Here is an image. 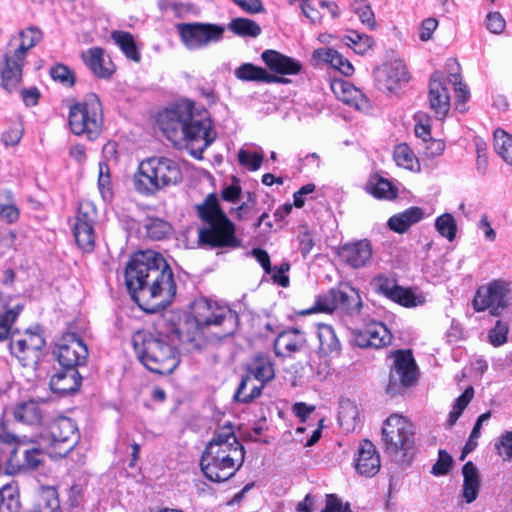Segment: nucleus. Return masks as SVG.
I'll list each match as a JSON object with an SVG mask.
<instances>
[{"mask_svg":"<svg viewBox=\"0 0 512 512\" xmlns=\"http://www.w3.org/2000/svg\"><path fill=\"white\" fill-rule=\"evenodd\" d=\"M20 217V210L16 206L13 194L10 191L0 192V220L7 224L16 223Z\"/></svg>","mask_w":512,"mask_h":512,"instance_id":"41","label":"nucleus"},{"mask_svg":"<svg viewBox=\"0 0 512 512\" xmlns=\"http://www.w3.org/2000/svg\"><path fill=\"white\" fill-rule=\"evenodd\" d=\"M245 454L233 425L227 423L219 427L206 444L200 458L201 472L211 482H225L240 470Z\"/></svg>","mask_w":512,"mask_h":512,"instance_id":"4","label":"nucleus"},{"mask_svg":"<svg viewBox=\"0 0 512 512\" xmlns=\"http://www.w3.org/2000/svg\"><path fill=\"white\" fill-rule=\"evenodd\" d=\"M82 384V376L78 368H62L51 376L50 390L59 396H66L77 392Z\"/></svg>","mask_w":512,"mask_h":512,"instance_id":"24","label":"nucleus"},{"mask_svg":"<svg viewBox=\"0 0 512 512\" xmlns=\"http://www.w3.org/2000/svg\"><path fill=\"white\" fill-rule=\"evenodd\" d=\"M332 290L335 310L340 309L348 314H354L360 311L362 301L355 288L350 285H343L332 288Z\"/></svg>","mask_w":512,"mask_h":512,"instance_id":"29","label":"nucleus"},{"mask_svg":"<svg viewBox=\"0 0 512 512\" xmlns=\"http://www.w3.org/2000/svg\"><path fill=\"white\" fill-rule=\"evenodd\" d=\"M238 161L242 166L249 167L251 171H257L262 165L263 155L259 153H249L241 149L238 152Z\"/></svg>","mask_w":512,"mask_h":512,"instance_id":"55","label":"nucleus"},{"mask_svg":"<svg viewBox=\"0 0 512 512\" xmlns=\"http://www.w3.org/2000/svg\"><path fill=\"white\" fill-rule=\"evenodd\" d=\"M415 126L414 132L415 135L422 139L423 142L425 140H429L431 137V118L427 114H416L415 115Z\"/></svg>","mask_w":512,"mask_h":512,"instance_id":"53","label":"nucleus"},{"mask_svg":"<svg viewBox=\"0 0 512 512\" xmlns=\"http://www.w3.org/2000/svg\"><path fill=\"white\" fill-rule=\"evenodd\" d=\"M158 124L174 147L188 149L197 159L217 137L210 112L204 107H196L190 100L165 109L159 114Z\"/></svg>","mask_w":512,"mask_h":512,"instance_id":"3","label":"nucleus"},{"mask_svg":"<svg viewBox=\"0 0 512 512\" xmlns=\"http://www.w3.org/2000/svg\"><path fill=\"white\" fill-rule=\"evenodd\" d=\"M261 59L270 71L278 75H296L302 69L298 60L273 49L264 50Z\"/></svg>","mask_w":512,"mask_h":512,"instance_id":"23","label":"nucleus"},{"mask_svg":"<svg viewBox=\"0 0 512 512\" xmlns=\"http://www.w3.org/2000/svg\"><path fill=\"white\" fill-rule=\"evenodd\" d=\"M495 447L504 461H512V431L502 434Z\"/></svg>","mask_w":512,"mask_h":512,"instance_id":"56","label":"nucleus"},{"mask_svg":"<svg viewBox=\"0 0 512 512\" xmlns=\"http://www.w3.org/2000/svg\"><path fill=\"white\" fill-rule=\"evenodd\" d=\"M366 191L380 200H394L398 197L397 187L378 174L373 175L367 182Z\"/></svg>","mask_w":512,"mask_h":512,"instance_id":"33","label":"nucleus"},{"mask_svg":"<svg viewBox=\"0 0 512 512\" xmlns=\"http://www.w3.org/2000/svg\"><path fill=\"white\" fill-rule=\"evenodd\" d=\"M97 210L89 202H81L78 206L72 226L77 247L84 253H91L96 244L95 223Z\"/></svg>","mask_w":512,"mask_h":512,"instance_id":"16","label":"nucleus"},{"mask_svg":"<svg viewBox=\"0 0 512 512\" xmlns=\"http://www.w3.org/2000/svg\"><path fill=\"white\" fill-rule=\"evenodd\" d=\"M394 358L389 371L386 393L391 397L403 395L418 382V368L410 349L392 351Z\"/></svg>","mask_w":512,"mask_h":512,"instance_id":"11","label":"nucleus"},{"mask_svg":"<svg viewBox=\"0 0 512 512\" xmlns=\"http://www.w3.org/2000/svg\"><path fill=\"white\" fill-rule=\"evenodd\" d=\"M315 1L303 2L300 8L303 14L310 20L312 24H319L322 20V15L318 9L314 6Z\"/></svg>","mask_w":512,"mask_h":512,"instance_id":"63","label":"nucleus"},{"mask_svg":"<svg viewBox=\"0 0 512 512\" xmlns=\"http://www.w3.org/2000/svg\"><path fill=\"white\" fill-rule=\"evenodd\" d=\"M19 36L18 47L7 49L0 64V87L8 93L18 90L27 53L43 39V32L36 26H29L21 30Z\"/></svg>","mask_w":512,"mask_h":512,"instance_id":"8","label":"nucleus"},{"mask_svg":"<svg viewBox=\"0 0 512 512\" xmlns=\"http://www.w3.org/2000/svg\"><path fill=\"white\" fill-rule=\"evenodd\" d=\"M250 376L266 385L275 378V364L268 353L258 352L246 364L240 380L241 391L250 381Z\"/></svg>","mask_w":512,"mask_h":512,"instance_id":"20","label":"nucleus"},{"mask_svg":"<svg viewBox=\"0 0 512 512\" xmlns=\"http://www.w3.org/2000/svg\"><path fill=\"white\" fill-rule=\"evenodd\" d=\"M229 29L239 36L257 37L261 34V27L249 18H235L229 24Z\"/></svg>","mask_w":512,"mask_h":512,"instance_id":"47","label":"nucleus"},{"mask_svg":"<svg viewBox=\"0 0 512 512\" xmlns=\"http://www.w3.org/2000/svg\"><path fill=\"white\" fill-rule=\"evenodd\" d=\"M494 149L507 164L512 165V135L502 128L494 131Z\"/></svg>","mask_w":512,"mask_h":512,"instance_id":"42","label":"nucleus"},{"mask_svg":"<svg viewBox=\"0 0 512 512\" xmlns=\"http://www.w3.org/2000/svg\"><path fill=\"white\" fill-rule=\"evenodd\" d=\"M145 228L147 236L156 241L166 239L172 233L171 224L157 217L149 218Z\"/></svg>","mask_w":512,"mask_h":512,"instance_id":"45","label":"nucleus"},{"mask_svg":"<svg viewBox=\"0 0 512 512\" xmlns=\"http://www.w3.org/2000/svg\"><path fill=\"white\" fill-rule=\"evenodd\" d=\"M463 497L467 503H471L476 500L479 489L480 479L477 468L472 461H468L463 465Z\"/></svg>","mask_w":512,"mask_h":512,"instance_id":"35","label":"nucleus"},{"mask_svg":"<svg viewBox=\"0 0 512 512\" xmlns=\"http://www.w3.org/2000/svg\"><path fill=\"white\" fill-rule=\"evenodd\" d=\"M486 27L494 34H501L506 27V21L500 12H489L486 16Z\"/></svg>","mask_w":512,"mask_h":512,"instance_id":"58","label":"nucleus"},{"mask_svg":"<svg viewBox=\"0 0 512 512\" xmlns=\"http://www.w3.org/2000/svg\"><path fill=\"white\" fill-rule=\"evenodd\" d=\"M49 454L63 458L75 447L80 439L77 424L69 417L55 418L49 425Z\"/></svg>","mask_w":512,"mask_h":512,"instance_id":"14","label":"nucleus"},{"mask_svg":"<svg viewBox=\"0 0 512 512\" xmlns=\"http://www.w3.org/2000/svg\"><path fill=\"white\" fill-rule=\"evenodd\" d=\"M193 320V325L186 322L181 328L162 320L151 328L136 330L131 340L140 363L155 374L168 375L180 363L176 340L188 350H199L233 336L239 328V315L234 310L207 299L194 304Z\"/></svg>","mask_w":512,"mask_h":512,"instance_id":"1","label":"nucleus"},{"mask_svg":"<svg viewBox=\"0 0 512 512\" xmlns=\"http://www.w3.org/2000/svg\"><path fill=\"white\" fill-rule=\"evenodd\" d=\"M0 512H21L20 492L16 481L0 488Z\"/></svg>","mask_w":512,"mask_h":512,"instance_id":"36","label":"nucleus"},{"mask_svg":"<svg viewBox=\"0 0 512 512\" xmlns=\"http://www.w3.org/2000/svg\"><path fill=\"white\" fill-rule=\"evenodd\" d=\"M235 77L243 82L266 83L268 71L253 63H243L235 69Z\"/></svg>","mask_w":512,"mask_h":512,"instance_id":"39","label":"nucleus"},{"mask_svg":"<svg viewBox=\"0 0 512 512\" xmlns=\"http://www.w3.org/2000/svg\"><path fill=\"white\" fill-rule=\"evenodd\" d=\"M330 87L337 99L356 109H361L366 102L362 92L348 81L334 79Z\"/></svg>","mask_w":512,"mask_h":512,"instance_id":"31","label":"nucleus"},{"mask_svg":"<svg viewBox=\"0 0 512 512\" xmlns=\"http://www.w3.org/2000/svg\"><path fill=\"white\" fill-rule=\"evenodd\" d=\"M391 300L406 308L416 307L425 302L424 297L416 295L412 288L402 287L400 285Z\"/></svg>","mask_w":512,"mask_h":512,"instance_id":"48","label":"nucleus"},{"mask_svg":"<svg viewBox=\"0 0 512 512\" xmlns=\"http://www.w3.org/2000/svg\"><path fill=\"white\" fill-rule=\"evenodd\" d=\"M382 441L385 452L401 455L403 462L409 463L414 451V427L412 422L399 414H391L383 423Z\"/></svg>","mask_w":512,"mask_h":512,"instance_id":"10","label":"nucleus"},{"mask_svg":"<svg viewBox=\"0 0 512 512\" xmlns=\"http://www.w3.org/2000/svg\"><path fill=\"white\" fill-rule=\"evenodd\" d=\"M392 333L381 322H371L353 331V341L360 348L380 349L391 344Z\"/></svg>","mask_w":512,"mask_h":512,"instance_id":"18","label":"nucleus"},{"mask_svg":"<svg viewBox=\"0 0 512 512\" xmlns=\"http://www.w3.org/2000/svg\"><path fill=\"white\" fill-rule=\"evenodd\" d=\"M380 466V455L375 445L368 439L362 440L354 455L356 471L365 477H373L379 472Z\"/></svg>","mask_w":512,"mask_h":512,"instance_id":"22","label":"nucleus"},{"mask_svg":"<svg viewBox=\"0 0 512 512\" xmlns=\"http://www.w3.org/2000/svg\"><path fill=\"white\" fill-rule=\"evenodd\" d=\"M435 227L438 233L449 241H453L456 238L457 224L452 214L444 213L437 217Z\"/></svg>","mask_w":512,"mask_h":512,"instance_id":"50","label":"nucleus"},{"mask_svg":"<svg viewBox=\"0 0 512 512\" xmlns=\"http://www.w3.org/2000/svg\"><path fill=\"white\" fill-rule=\"evenodd\" d=\"M428 101L435 117L444 120L450 111L451 103L449 90L443 80L442 73L439 71H435L430 76Z\"/></svg>","mask_w":512,"mask_h":512,"instance_id":"19","label":"nucleus"},{"mask_svg":"<svg viewBox=\"0 0 512 512\" xmlns=\"http://www.w3.org/2000/svg\"><path fill=\"white\" fill-rule=\"evenodd\" d=\"M317 337L319 340L318 350L323 356L338 354L340 351V342L331 325L320 323L317 326Z\"/></svg>","mask_w":512,"mask_h":512,"instance_id":"34","label":"nucleus"},{"mask_svg":"<svg viewBox=\"0 0 512 512\" xmlns=\"http://www.w3.org/2000/svg\"><path fill=\"white\" fill-rule=\"evenodd\" d=\"M393 158L397 166L410 171H414L419 166L416 155L406 143H401L395 147Z\"/></svg>","mask_w":512,"mask_h":512,"instance_id":"43","label":"nucleus"},{"mask_svg":"<svg viewBox=\"0 0 512 512\" xmlns=\"http://www.w3.org/2000/svg\"><path fill=\"white\" fill-rule=\"evenodd\" d=\"M81 59L97 78L109 79L115 72L113 63L105 60V52L101 47H92L82 52Z\"/></svg>","mask_w":512,"mask_h":512,"instance_id":"26","label":"nucleus"},{"mask_svg":"<svg viewBox=\"0 0 512 512\" xmlns=\"http://www.w3.org/2000/svg\"><path fill=\"white\" fill-rule=\"evenodd\" d=\"M23 135V128L20 124H13L2 134V140L6 146H15L19 143Z\"/></svg>","mask_w":512,"mask_h":512,"instance_id":"59","label":"nucleus"},{"mask_svg":"<svg viewBox=\"0 0 512 512\" xmlns=\"http://www.w3.org/2000/svg\"><path fill=\"white\" fill-rule=\"evenodd\" d=\"M194 209L204 224L198 229L199 246L216 249L236 248L240 245L235 224L222 209L215 193H209Z\"/></svg>","mask_w":512,"mask_h":512,"instance_id":"6","label":"nucleus"},{"mask_svg":"<svg viewBox=\"0 0 512 512\" xmlns=\"http://www.w3.org/2000/svg\"><path fill=\"white\" fill-rule=\"evenodd\" d=\"M111 38L119 46L124 55L134 61L139 62L141 54L138 50L133 35L130 32L122 30H114L111 33Z\"/></svg>","mask_w":512,"mask_h":512,"instance_id":"37","label":"nucleus"},{"mask_svg":"<svg viewBox=\"0 0 512 512\" xmlns=\"http://www.w3.org/2000/svg\"><path fill=\"white\" fill-rule=\"evenodd\" d=\"M423 218V209L418 206H411L402 212L392 215L388 219L387 226L395 233L404 234L411 228V226L417 224Z\"/></svg>","mask_w":512,"mask_h":512,"instance_id":"30","label":"nucleus"},{"mask_svg":"<svg viewBox=\"0 0 512 512\" xmlns=\"http://www.w3.org/2000/svg\"><path fill=\"white\" fill-rule=\"evenodd\" d=\"M29 443H35L30 438H19L9 432L0 433V464L5 466L6 473L13 475V470L18 468L17 453Z\"/></svg>","mask_w":512,"mask_h":512,"instance_id":"21","label":"nucleus"},{"mask_svg":"<svg viewBox=\"0 0 512 512\" xmlns=\"http://www.w3.org/2000/svg\"><path fill=\"white\" fill-rule=\"evenodd\" d=\"M68 125L76 136H84L89 141L99 138L104 128V114L96 93H87L81 101L70 106Z\"/></svg>","mask_w":512,"mask_h":512,"instance_id":"9","label":"nucleus"},{"mask_svg":"<svg viewBox=\"0 0 512 512\" xmlns=\"http://www.w3.org/2000/svg\"><path fill=\"white\" fill-rule=\"evenodd\" d=\"M12 415L15 421L28 426L39 427L44 424L42 402L32 398L17 402L12 408Z\"/></svg>","mask_w":512,"mask_h":512,"instance_id":"25","label":"nucleus"},{"mask_svg":"<svg viewBox=\"0 0 512 512\" xmlns=\"http://www.w3.org/2000/svg\"><path fill=\"white\" fill-rule=\"evenodd\" d=\"M266 387V384L261 381L254 380L253 377L250 376V381H248L242 389L240 390V384L235 390L233 399L235 402L240 404H250L258 399L263 392V389Z\"/></svg>","mask_w":512,"mask_h":512,"instance_id":"38","label":"nucleus"},{"mask_svg":"<svg viewBox=\"0 0 512 512\" xmlns=\"http://www.w3.org/2000/svg\"><path fill=\"white\" fill-rule=\"evenodd\" d=\"M508 331V325L501 320H497L494 328L489 331V342L495 347L504 344L507 341Z\"/></svg>","mask_w":512,"mask_h":512,"instance_id":"54","label":"nucleus"},{"mask_svg":"<svg viewBox=\"0 0 512 512\" xmlns=\"http://www.w3.org/2000/svg\"><path fill=\"white\" fill-rule=\"evenodd\" d=\"M178 35L189 50H198L222 39L225 29L214 23L191 22L175 25Z\"/></svg>","mask_w":512,"mask_h":512,"instance_id":"15","label":"nucleus"},{"mask_svg":"<svg viewBox=\"0 0 512 512\" xmlns=\"http://www.w3.org/2000/svg\"><path fill=\"white\" fill-rule=\"evenodd\" d=\"M424 143L426 155L429 157L440 156L445 150V142L441 139H433L430 137L429 140H425Z\"/></svg>","mask_w":512,"mask_h":512,"instance_id":"62","label":"nucleus"},{"mask_svg":"<svg viewBox=\"0 0 512 512\" xmlns=\"http://www.w3.org/2000/svg\"><path fill=\"white\" fill-rule=\"evenodd\" d=\"M22 101L28 107L36 106L39 103L41 93L37 87L25 88L20 91Z\"/></svg>","mask_w":512,"mask_h":512,"instance_id":"64","label":"nucleus"},{"mask_svg":"<svg viewBox=\"0 0 512 512\" xmlns=\"http://www.w3.org/2000/svg\"><path fill=\"white\" fill-rule=\"evenodd\" d=\"M49 75L53 81L64 87L72 88L76 84V73L73 69L63 63H55L49 69Z\"/></svg>","mask_w":512,"mask_h":512,"instance_id":"44","label":"nucleus"},{"mask_svg":"<svg viewBox=\"0 0 512 512\" xmlns=\"http://www.w3.org/2000/svg\"><path fill=\"white\" fill-rule=\"evenodd\" d=\"M35 443H29L24 446L23 458L17 455L18 468L13 470V474L27 471H34L44 463L43 450L39 446L37 440L33 439Z\"/></svg>","mask_w":512,"mask_h":512,"instance_id":"32","label":"nucleus"},{"mask_svg":"<svg viewBox=\"0 0 512 512\" xmlns=\"http://www.w3.org/2000/svg\"><path fill=\"white\" fill-rule=\"evenodd\" d=\"M356 14L361 22L368 28L374 30L377 27L374 12L369 5H361L356 8Z\"/></svg>","mask_w":512,"mask_h":512,"instance_id":"61","label":"nucleus"},{"mask_svg":"<svg viewBox=\"0 0 512 512\" xmlns=\"http://www.w3.org/2000/svg\"><path fill=\"white\" fill-rule=\"evenodd\" d=\"M124 278L132 300L146 313L159 312L175 299L173 271L159 252H135L127 262Z\"/></svg>","mask_w":512,"mask_h":512,"instance_id":"2","label":"nucleus"},{"mask_svg":"<svg viewBox=\"0 0 512 512\" xmlns=\"http://www.w3.org/2000/svg\"><path fill=\"white\" fill-rule=\"evenodd\" d=\"M511 292V282L494 279L487 285L477 288L473 298V309L476 312L489 310L490 315L499 316L509 306L508 296Z\"/></svg>","mask_w":512,"mask_h":512,"instance_id":"13","label":"nucleus"},{"mask_svg":"<svg viewBox=\"0 0 512 512\" xmlns=\"http://www.w3.org/2000/svg\"><path fill=\"white\" fill-rule=\"evenodd\" d=\"M98 188L101 196L105 200H110L113 197L112 182L110 176L109 166L104 163L99 164L98 175Z\"/></svg>","mask_w":512,"mask_h":512,"instance_id":"51","label":"nucleus"},{"mask_svg":"<svg viewBox=\"0 0 512 512\" xmlns=\"http://www.w3.org/2000/svg\"><path fill=\"white\" fill-rule=\"evenodd\" d=\"M52 356L61 368H78L86 365L89 350L79 334L65 331L53 341Z\"/></svg>","mask_w":512,"mask_h":512,"instance_id":"12","label":"nucleus"},{"mask_svg":"<svg viewBox=\"0 0 512 512\" xmlns=\"http://www.w3.org/2000/svg\"><path fill=\"white\" fill-rule=\"evenodd\" d=\"M312 58L318 63L329 65L344 76H351L354 73L351 62L334 48H317L313 51Z\"/></svg>","mask_w":512,"mask_h":512,"instance_id":"28","label":"nucleus"},{"mask_svg":"<svg viewBox=\"0 0 512 512\" xmlns=\"http://www.w3.org/2000/svg\"><path fill=\"white\" fill-rule=\"evenodd\" d=\"M333 311H335V302L331 288L328 292L318 295L312 307L301 310L297 314L304 316L313 313H332Z\"/></svg>","mask_w":512,"mask_h":512,"instance_id":"46","label":"nucleus"},{"mask_svg":"<svg viewBox=\"0 0 512 512\" xmlns=\"http://www.w3.org/2000/svg\"><path fill=\"white\" fill-rule=\"evenodd\" d=\"M306 342L303 332L297 328L281 331L274 342V352L277 356L288 357L299 352Z\"/></svg>","mask_w":512,"mask_h":512,"instance_id":"27","label":"nucleus"},{"mask_svg":"<svg viewBox=\"0 0 512 512\" xmlns=\"http://www.w3.org/2000/svg\"><path fill=\"white\" fill-rule=\"evenodd\" d=\"M60 502L54 490H48L40 493L34 504V512H58Z\"/></svg>","mask_w":512,"mask_h":512,"instance_id":"49","label":"nucleus"},{"mask_svg":"<svg viewBox=\"0 0 512 512\" xmlns=\"http://www.w3.org/2000/svg\"><path fill=\"white\" fill-rule=\"evenodd\" d=\"M290 265L287 262L281 263L279 266H275L273 268V275L272 279L274 283H277L283 288H286L289 286L290 279L286 275V273L289 271Z\"/></svg>","mask_w":512,"mask_h":512,"instance_id":"60","label":"nucleus"},{"mask_svg":"<svg viewBox=\"0 0 512 512\" xmlns=\"http://www.w3.org/2000/svg\"><path fill=\"white\" fill-rule=\"evenodd\" d=\"M342 41L359 55H365L375 45L373 37L361 34L355 30L350 31L349 34L345 35L342 38Z\"/></svg>","mask_w":512,"mask_h":512,"instance_id":"40","label":"nucleus"},{"mask_svg":"<svg viewBox=\"0 0 512 512\" xmlns=\"http://www.w3.org/2000/svg\"><path fill=\"white\" fill-rule=\"evenodd\" d=\"M453 459L449 453L441 449L438 452V459L432 466V474L436 476L446 475L452 467Z\"/></svg>","mask_w":512,"mask_h":512,"instance_id":"57","label":"nucleus"},{"mask_svg":"<svg viewBox=\"0 0 512 512\" xmlns=\"http://www.w3.org/2000/svg\"><path fill=\"white\" fill-rule=\"evenodd\" d=\"M338 261L349 268L366 267L373 258V246L369 239L348 241L335 250Z\"/></svg>","mask_w":512,"mask_h":512,"instance_id":"17","label":"nucleus"},{"mask_svg":"<svg viewBox=\"0 0 512 512\" xmlns=\"http://www.w3.org/2000/svg\"><path fill=\"white\" fill-rule=\"evenodd\" d=\"M12 296L0 291V342L9 341L12 356L24 366L37 363L41 351L46 346L42 331L25 330L12 332V327L23 310V305H11Z\"/></svg>","mask_w":512,"mask_h":512,"instance_id":"5","label":"nucleus"},{"mask_svg":"<svg viewBox=\"0 0 512 512\" xmlns=\"http://www.w3.org/2000/svg\"><path fill=\"white\" fill-rule=\"evenodd\" d=\"M376 292L385 296L388 299H392L399 285L396 280L390 279L384 275H378L373 279Z\"/></svg>","mask_w":512,"mask_h":512,"instance_id":"52","label":"nucleus"},{"mask_svg":"<svg viewBox=\"0 0 512 512\" xmlns=\"http://www.w3.org/2000/svg\"><path fill=\"white\" fill-rule=\"evenodd\" d=\"M182 179V169L175 160L165 156H151L139 162L132 182L138 194L153 197L160 191L179 184Z\"/></svg>","mask_w":512,"mask_h":512,"instance_id":"7","label":"nucleus"}]
</instances>
